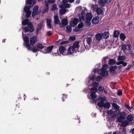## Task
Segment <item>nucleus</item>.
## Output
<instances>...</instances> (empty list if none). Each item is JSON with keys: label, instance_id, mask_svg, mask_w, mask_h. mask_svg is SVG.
<instances>
[{"label": "nucleus", "instance_id": "nucleus-22", "mask_svg": "<svg viewBox=\"0 0 134 134\" xmlns=\"http://www.w3.org/2000/svg\"><path fill=\"white\" fill-rule=\"evenodd\" d=\"M102 35V37L104 38H107L109 37V33L108 32H105L103 33Z\"/></svg>", "mask_w": 134, "mask_h": 134}, {"label": "nucleus", "instance_id": "nucleus-53", "mask_svg": "<svg viewBox=\"0 0 134 134\" xmlns=\"http://www.w3.org/2000/svg\"><path fill=\"white\" fill-rule=\"evenodd\" d=\"M80 30V28H79L78 27H76L74 29V31L76 32L79 31Z\"/></svg>", "mask_w": 134, "mask_h": 134}, {"label": "nucleus", "instance_id": "nucleus-26", "mask_svg": "<svg viewBox=\"0 0 134 134\" xmlns=\"http://www.w3.org/2000/svg\"><path fill=\"white\" fill-rule=\"evenodd\" d=\"M98 6L97 4L92 5L91 8L93 11H96L98 8Z\"/></svg>", "mask_w": 134, "mask_h": 134}, {"label": "nucleus", "instance_id": "nucleus-47", "mask_svg": "<svg viewBox=\"0 0 134 134\" xmlns=\"http://www.w3.org/2000/svg\"><path fill=\"white\" fill-rule=\"evenodd\" d=\"M104 89V88L102 86H100L98 88V90L99 92H103V89Z\"/></svg>", "mask_w": 134, "mask_h": 134}, {"label": "nucleus", "instance_id": "nucleus-40", "mask_svg": "<svg viewBox=\"0 0 134 134\" xmlns=\"http://www.w3.org/2000/svg\"><path fill=\"white\" fill-rule=\"evenodd\" d=\"M43 22L40 23L37 25V26L38 28H37V31L38 30H40L42 27Z\"/></svg>", "mask_w": 134, "mask_h": 134}, {"label": "nucleus", "instance_id": "nucleus-64", "mask_svg": "<svg viewBox=\"0 0 134 134\" xmlns=\"http://www.w3.org/2000/svg\"><path fill=\"white\" fill-rule=\"evenodd\" d=\"M113 134H119L118 133L116 132H113Z\"/></svg>", "mask_w": 134, "mask_h": 134}, {"label": "nucleus", "instance_id": "nucleus-5", "mask_svg": "<svg viewBox=\"0 0 134 134\" xmlns=\"http://www.w3.org/2000/svg\"><path fill=\"white\" fill-rule=\"evenodd\" d=\"M108 66L106 64L104 65L101 69H96L94 70L95 73L97 72L98 74H100L103 76H106L108 74V71L106 70L108 68Z\"/></svg>", "mask_w": 134, "mask_h": 134}, {"label": "nucleus", "instance_id": "nucleus-33", "mask_svg": "<svg viewBox=\"0 0 134 134\" xmlns=\"http://www.w3.org/2000/svg\"><path fill=\"white\" fill-rule=\"evenodd\" d=\"M53 46H51L48 47L46 49V52H47V53H50L51 52L52 49H53Z\"/></svg>", "mask_w": 134, "mask_h": 134}, {"label": "nucleus", "instance_id": "nucleus-51", "mask_svg": "<svg viewBox=\"0 0 134 134\" xmlns=\"http://www.w3.org/2000/svg\"><path fill=\"white\" fill-rule=\"evenodd\" d=\"M122 94V92L120 90H119L117 92V94L119 96H120Z\"/></svg>", "mask_w": 134, "mask_h": 134}, {"label": "nucleus", "instance_id": "nucleus-31", "mask_svg": "<svg viewBox=\"0 0 134 134\" xmlns=\"http://www.w3.org/2000/svg\"><path fill=\"white\" fill-rule=\"evenodd\" d=\"M112 105L114 109H115V111H118V110L119 109V107L116 104L113 103Z\"/></svg>", "mask_w": 134, "mask_h": 134}, {"label": "nucleus", "instance_id": "nucleus-3", "mask_svg": "<svg viewBox=\"0 0 134 134\" xmlns=\"http://www.w3.org/2000/svg\"><path fill=\"white\" fill-rule=\"evenodd\" d=\"M92 86L95 88H91V94L90 95H88L87 97L89 99H92L93 101L96 103L97 102V100H94V99L96 96L95 93L97 91V89L96 88H97L98 87L99 85V84L98 83L94 82L92 83Z\"/></svg>", "mask_w": 134, "mask_h": 134}, {"label": "nucleus", "instance_id": "nucleus-54", "mask_svg": "<svg viewBox=\"0 0 134 134\" xmlns=\"http://www.w3.org/2000/svg\"><path fill=\"white\" fill-rule=\"evenodd\" d=\"M47 35L48 36H50L52 34V33L49 31H48L47 32Z\"/></svg>", "mask_w": 134, "mask_h": 134}, {"label": "nucleus", "instance_id": "nucleus-13", "mask_svg": "<svg viewBox=\"0 0 134 134\" xmlns=\"http://www.w3.org/2000/svg\"><path fill=\"white\" fill-rule=\"evenodd\" d=\"M90 80H95L97 81H100L102 79V77L100 76H97V77H96L95 75L93 76L90 79Z\"/></svg>", "mask_w": 134, "mask_h": 134}, {"label": "nucleus", "instance_id": "nucleus-35", "mask_svg": "<svg viewBox=\"0 0 134 134\" xmlns=\"http://www.w3.org/2000/svg\"><path fill=\"white\" fill-rule=\"evenodd\" d=\"M96 12L97 14L98 15L102 14L103 13L102 10L100 8H98L97 9V11Z\"/></svg>", "mask_w": 134, "mask_h": 134}, {"label": "nucleus", "instance_id": "nucleus-10", "mask_svg": "<svg viewBox=\"0 0 134 134\" xmlns=\"http://www.w3.org/2000/svg\"><path fill=\"white\" fill-rule=\"evenodd\" d=\"M111 0H100L99 1V4L103 7L105 3H109L111 2Z\"/></svg>", "mask_w": 134, "mask_h": 134}, {"label": "nucleus", "instance_id": "nucleus-20", "mask_svg": "<svg viewBox=\"0 0 134 134\" xmlns=\"http://www.w3.org/2000/svg\"><path fill=\"white\" fill-rule=\"evenodd\" d=\"M79 22V20L75 18L72 20L71 25L73 26L76 25Z\"/></svg>", "mask_w": 134, "mask_h": 134}, {"label": "nucleus", "instance_id": "nucleus-15", "mask_svg": "<svg viewBox=\"0 0 134 134\" xmlns=\"http://www.w3.org/2000/svg\"><path fill=\"white\" fill-rule=\"evenodd\" d=\"M87 43L89 45L92 43L93 40V37L92 36L87 37L85 38Z\"/></svg>", "mask_w": 134, "mask_h": 134}, {"label": "nucleus", "instance_id": "nucleus-58", "mask_svg": "<svg viewBox=\"0 0 134 134\" xmlns=\"http://www.w3.org/2000/svg\"><path fill=\"white\" fill-rule=\"evenodd\" d=\"M63 97L62 99L63 101H64V100H63L64 98H66V95H65L63 94Z\"/></svg>", "mask_w": 134, "mask_h": 134}, {"label": "nucleus", "instance_id": "nucleus-57", "mask_svg": "<svg viewBox=\"0 0 134 134\" xmlns=\"http://www.w3.org/2000/svg\"><path fill=\"white\" fill-rule=\"evenodd\" d=\"M127 46L128 47V48L129 50L131 48V46L130 44H127Z\"/></svg>", "mask_w": 134, "mask_h": 134}, {"label": "nucleus", "instance_id": "nucleus-23", "mask_svg": "<svg viewBox=\"0 0 134 134\" xmlns=\"http://www.w3.org/2000/svg\"><path fill=\"white\" fill-rule=\"evenodd\" d=\"M65 50V48L63 46H61L59 48V51L60 54H63Z\"/></svg>", "mask_w": 134, "mask_h": 134}, {"label": "nucleus", "instance_id": "nucleus-32", "mask_svg": "<svg viewBox=\"0 0 134 134\" xmlns=\"http://www.w3.org/2000/svg\"><path fill=\"white\" fill-rule=\"evenodd\" d=\"M120 33L118 31L115 30L114 31V37H118Z\"/></svg>", "mask_w": 134, "mask_h": 134}, {"label": "nucleus", "instance_id": "nucleus-50", "mask_svg": "<svg viewBox=\"0 0 134 134\" xmlns=\"http://www.w3.org/2000/svg\"><path fill=\"white\" fill-rule=\"evenodd\" d=\"M108 59V58L107 57H105L103 58L102 60V62L104 63H106V60Z\"/></svg>", "mask_w": 134, "mask_h": 134}, {"label": "nucleus", "instance_id": "nucleus-1", "mask_svg": "<svg viewBox=\"0 0 134 134\" xmlns=\"http://www.w3.org/2000/svg\"><path fill=\"white\" fill-rule=\"evenodd\" d=\"M107 113L108 115L112 118H115L116 115L118 116L119 115V116L117 118V121L119 122H122L126 116L125 112L120 113L119 111H114L112 110H108L107 111Z\"/></svg>", "mask_w": 134, "mask_h": 134}, {"label": "nucleus", "instance_id": "nucleus-21", "mask_svg": "<svg viewBox=\"0 0 134 134\" xmlns=\"http://www.w3.org/2000/svg\"><path fill=\"white\" fill-rule=\"evenodd\" d=\"M45 5L46 6L45 8L43 10V12L44 13H46L47 12L48 10L49 7H48V4L47 2L45 1Z\"/></svg>", "mask_w": 134, "mask_h": 134}, {"label": "nucleus", "instance_id": "nucleus-34", "mask_svg": "<svg viewBox=\"0 0 134 134\" xmlns=\"http://www.w3.org/2000/svg\"><path fill=\"white\" fill-rule=\"evenodd\" d=\"M62 24L64 25H66L68 23V20L67 19H63L62 21Z\"/></svg>", "mask_w": 134, "mask_h": 134}, {"label": "nucleus", "instance_id": "nucleus-61", "mask_svg": "<svg viewBox=\"0 0 134 134\" xmlns=\"http://www.w3.org/2000/svg\"><path fill=\"white\" fill-rule=\"evenodd\" d=\"M130 54L131 56L134 58V53H131Z\"/></svg>", "mask_w": 134, "mask_h": 134}, {"label": "nucleus", "instance_id": "nucleus-16", "mask_svg": "<svg viewBox=\"0 0 134 134\" xmlns=\"http://www.w3.org/2000/svg\"><path fill=\"white\" fill-rule=\"evenodd\" d=\"M37 37L36 36H35L31 38L30 40V43L31 45H34L36 41Z\"/></svg>", "mask_w": 134, "mask_h": 134}, {"label": "nucleus", "instance_id": "nucleus-25", "mask_svg": "<svg viewBox=\"0 0 134 134\" xmlns=\"http://www.w3.org/2000/svg\"><path fill=\"white\" fill-rule=\"evenodd\" d=\"M26 1L27 2V3L29 4H32L30 7H32L33 5L35 3V1H33L32 0H26Z\"/></svg>", "mask_w": 134, "mask_h": 134}, {"label": "nucleus", "instance_id": "nucleus-41", "mask_svg": "<svg viewBox=\"0 0 134 134\" xmlns=\"http://www.w3.org/2000/svg\"><path fill=\"white\" fill-rule=\"evenodd\" d=\"M76 12H81L82 10V7L81 6H79L76 7L75 9Z\"/></svg>", "mask_w": 134, "mask_h": 134}, {"label": "nucleus", "instance_id": "nucleus-62", "mask_svg": "<svg viewBox=\"0 0 134 134\" xmlns=\"http://www.w3.org/2000/svg\"><path fill=\"white\" fill-rule=\"evenodd\" d=\"M69 2L70 3H72L74 2V0H69Z\"/></svg>", "mask_w": 134, "mask_h": 134}, {"label": "nucleus", "instance_id": "nucleus-48", "mask_svg": "<svg viewBox=\"0 0 134 134\" xmlns=\"http://www.w3.org/2000/svg\"><path fill=\"white\" fill-rule=\"evenodd\" d=\"M83 26V24L81 23L78 24V27L79 28H82Z\"/></svg>", "mask_w": 134, "mask_h": 134}, {"label": "nucleus", "instance_id": "nucleus-8", "mask_svg": "<svg viewBox=\"0 0 134 134\" xmlns=\"http://www.w3.org/2000/svg\"><path fill=\"white\" fill-rule=\"evenodd\" d=\"M68 0H63L62 1V3L63 4L59 5L60 8H69L71 5L69 4L68 3Z\"/></svg>", "mask_w": 134, "mask_h": 134}, {"label": "nucleus", "instance_id": "nucleus-19", "mask_svg": "<svg viewBox=\"0 0 134 134\" xmlns=\"http://www.w3.org/2000/svg\"><path fill=\"white\" fill-rule=\"evenodd\" d=\"M99 20V17L97 16L93 19L92 21V23L93 24H96L98 23Z\"/></svg>", "mask_w": 134, "mask_h": 134}, {"label": "nucleus", "instance_id": "nucleus-55", "mask_svg": "<svg viewBox=\"0 0 134 134\" xmlns=\"http://www.w3.org/2000/svg\"><path fill=\"white\" fill-rule=\"evenodd\" d=\"M130 132L132 134H134V128L130 130Z\"/></svg>", "mask_w": 134, "mask_h": 134}, {"label": "nucleus", "instance_id": "nucleus-56", "mask_svg": "<svg viewBox=\"0 0 134 134\" xmlns=\"http://www.w3.org/2000/svg\"><path fill=\"white\" fill-rule=\"evenodd\" d=\"M131 67V65H129L128 67H127V69H126V68L125 69V70H129V69Z\"/></svg>", "mask_w": 134, "mask_h": 134}, {"label": "nucleus", "instance_id": "nucleus-2", "mask_svg": "<svg viewBox=\"0 0 134 134\" xmlns=\"http://www.w3.org/2000/svg\"><path fill=\"white\" fill-rule=\"evenodd\" d=\"M23 39L24 42V46L27 48L28 50H32L34 52H36L38 51V49H42L44 46L40 43H38L37 44V48L35 47L32 49V47H31V45L29 44V38L27 37H23Z\"/></svg>", "mask_w": 134, "mask_h": 134}, {"label": "nucleus", "instance_id": "nucleus-52", "mask_svg": "<svg viewBox=\"0 0 134 134\" xmlns=\"http://www.w3.org/2000/svg\"><path fill=\"white\" fill-rule=\"evenodd\" d=\"M47 1L49 3H54L55 2L54 0H48Z\"/></svg>", "mask_w": 134, "mask_h": 134}, {"label": "nucleus", "instance_id": "nucleus-29", "mask_svg": "<svg viewBox=\"0 0 134 134\" xmlns=\"http://www.w3.org/2000/svg\"><path fill=\"white\" fill-rule=\"evenodd\" d=\"M120 64H122L123 66H125L127 65V63L126 62L124 63L123 61H119V62L116 63L117 65H119Z\"/></svg>", "mask_w": 134, "mask_h": 134}, {"label": "nucleus", "instance_id": "nucleus-42", "mask_svg": "<svg viewBox=\"0 0 134 134\" xmlns=\"http://www.w3.org/2000/svg\"><path fill=\"white\" fill-rule=\"evenodd\" d=\"M125 59V58L124 57L120 56L118 57V60L119 61H123Z\"/></svg>", "mask_w": 134, "mask_h": 134}, {"label": "nucleus", "instance_id": "nucleus-63", "mask_svg": "<svg viewBox=\"0 0 134 134\" xmlns=\"http://www.w3.org/2000/svg\"><path fill=\"white\" fill-rule=\"evenodd\" d=\"M118 67L119 68V69H120L121 68H122V66L121 65H120L118 66Z\"/></svg>", "mask_w": 134, "mask_h": 134}, {"label": "nucleus", "instance_id": "nucleus-14", "mask_svg": "<svg viewBox=\"0 0 134 134\" xmlns=\"http://www.w3.org/2000/svg\"><path fill=\"white\" fill-rule=\"evenodd\" d=\"M79 19L81 21H82L84 20L85 17V14L84 12H82L79 15Z\"/></svg>", "mask_w": 134, "mask_h": 134}, {"label": "nucleus", "instance_id": "nucleus-37", "mask_svg": "<svg viewBox=\"0 0 134 134\" xmlns=\"http://www.w3.org/2000/svg\"><path fill=\"white\" fill-rule=\"evenodd\" d=\"M120 37L121 40L124 41L126 38V36L123 34H121L120 36Z\"/></svg>", "mask_w": 134, "mask_h": 134}, {"label": "nucleus", "instance_id": "nucleus-38", "mask_svg": "<svg viewBox=\"0 0 134 134\" xmlns=\"http://www.w3.org/2000/svg\"><path fill=\"white\" fill-rule=\"evenodd\" d=\"M121 50H122L123 52H125L127 49L126 46L125 44H123L121 45Z\"/></svg>", "mask_w": 134, "mask_h": 134}, {"label": "nucleus", "instance_id": "nucleus-43", "mask_svg": "<svg viewBox=\"0 0 134 134\" xmlns=\"http://www.w3.org/2000/svg\"><path fill=\"white\" fill-rule=\"evenodd\" d=\"M91 20H87L86 19V21L85 22L86 25L87 26H90L91 24L90 21Z\"/></svg>", "mask_w": 134, "mask_h": 134}, {"label": "nucleus", "instance_id": "nucleus-60", "mask_svg": "<svg viewBox=\"0 0 134 134\" xmlns=\"http://www.w3.org/2000/svg\"><path fill=\"white\" fill-rule=\"evenodd\" d=\"M103 91L106 94H108L107 91L105 90L104 89Z\"/></svg>", "mask_w": 134, "mask_h": 134}, {"label": "nucleus", "instance_id": "nucleus-45", "mask_svg": "<svg viewBox=\"0 0 134 134\" xmlns=\"http://www.w3.org/2000/svg\"><path fill=\"white\" fill-rule=\"evenodd\" d=\"M125 107L127 108L130 111H131L130 109L133 108V107L131 106H130L127 105H125Z\"/></svg>", "mask_w": 134, "mask_h": 134}, {"label": "nucleus", "instance_id": "nucleus-17", "mask_svg": "<svg viewBox=\"0 0 134 134\" xmlns=\"http://www.w3.org/2000/svg\"><path fill=\"white\" fill-rule=\"evenodd\" d=\"M54 23L55 24H59L60 23L58 17L57 15H55L54 16Z\"/></svg>", "mask_w": 134, "mask_h": 134}, {"label": "nucleus", "instance_id": "nucleus-46", "mask_svg": "<svg viewBox=\"0 0 134 134\" xmlns=\"http://www.w3.org/2000/svg\"><path fill=\"white\" fill-rule=\"evenodd\" d=\"M129 122L127 121H125L124 122H122V125L123 126H125L128 124Z\"/></svg>", "mask_w": 134, "mask_h": 134}, {"label": "nucleus", "instance_id": "nucleus-39", "mask_svg": "<svg viewBox=\"0 0 134 134\" xmlns=\"http://www.w3.org/2000/svg\"><path fill=\"white\" fill-rule=\"evenodd\" d=\"M66 10L64 9H62L60 10L59 11V13L60 14L62 15H63L65 14L66 12Z\"/></svg>", "mask_w": 134, "mask_h": 134}, {"label": "nucleus", "instance_id": "nucleus-18", "mask_svg": "<svg viewBox=\"0 0 134 134\" xmlns=\"http://www.w3.org/2000/svg\"><path fill=\"white\" fill-rule=\"evenodd\" d=\"M47 25L48 28L51 29L52 27V25L51 24V20L50 19H46Z\"/></svg>", "mask_w": 134, "mask_h": 134}, {"label": "nucleus", "instance_id": "nucleus-49", "mask_svg": "<svg viewBox=\"0 0 134 134\" xmlns=\"http://www.w3.org/2000/svg\"><path fill=\"white\" fill-rule=\"evenodd\" d=\"M57 42H59L60 44H63L67 43H68L69 41H64L63 42H62L60 43V41H58Z\"/></svg>", "mask_w": 134, "mask_h": 134}, {"label": "nucleus", "instance_id": "nucleus-11", "mask_svg": "<svg viewBox=\"0 0 134 134\" xmlns=\"http://www.w3.org/2000/svg\"><path fill=\"white\" fill-rule=\"evenodd\" d=\"M38 7V6L37 5L36 6L34 7L32 14L33 17H34L37 14Z\"/></svg>", "mask_w": 134, "mask_h": 134}, {"label": "nucleus", "instance_id": "nucleus-6", "mask_svg": "<svg viewBox=\"0 0 134 134\" xmlns=\"http://www.w3.org/2000/svg\"><path fill=\"white\" fill-rule=\"evenodd\" d=\"M105 100V97H100L98 99V100L99 101L98 103V106L99 107H103L105 109H109L110 107V105L109 103H104V101Z\"/></svg>", "mask_w": 134, "mask_h": 134}, {"label": "nucleus", "instance_id": "nucleus-7", "mask_svg": "<svg viewBox=\"0 0 134 134\" xmlns=\"http://www.w3.org/2000/svg\"><path fill=\"white\" fill-rule=\"evenodd\" d=\"M28 20L26 19L22 22V23L24 25H27V27H24V30L25 32H27L29 31L31 32L34 31V28L32 26V25L31 23L29 22Z\"/></svg>", "mask_w": 134, "mask_h": 134}, {"label": "nucleus", "instance_id": "nucleus-4", "mask_svg": "<svg viewBox=\"0 0 134 134\" xmlns=\"http://www.w3.org/2000/svg\"><path fill=\"white\" fill-rule=\"evenodd\" d=\"M79 42L76 41L73 44L72 46H70L69 48L68 53L69 55L77 51L80 47Z\"/></svg>", "mask_w": 134, "mask_h": 134}, {"label": "nucleus", "instance_id": "nucleus-44", "mask_svg": "<svg viewBox=\"0 0 134 134\" xmlns=\"http://www.w3.org/2000/svg\"><path fill=\"white\" fill-rule=\"evenodd\" d=\"M116 62L115 60L113 59H111L109 61V63L110 65H112L115 64Z\"/></svg>", "mask_w": 134, "mask_h": 134}, {"label": "nucleus", "instance_id": "nucleus-30", "mask_svg": "<svg viewBox=\"0 0 134 134\" xmlns=\"http://www.w3.org/2000/svg\"><path fill=\"white\" fill-rule=\"evenodd\" d=\"M72 30V26L71 25H68L66 27V30L67 32L69 33Z\"/></svg>", "mask_w": 134, "mask_h": 134}, {"label": "nucleus", "instance_id": "nucleus-12", "mask_svg": "<svg viewBox=\"0 0 134 134\" xmlns=\"http://www.w3.org/2000/svg\"><path fill=\"white\" fill-rule=\"evenodd\" d=\"M117 66L115 65L114 66H111L110 68L109 72L110 74L112 75H114L115 73V70Z\"/></svg>", "mask_w": 134, "mask_h": 134}, {"label": "nucleus", "instance_id": "nucleus-27", "mask_svg": "<svg viewBox=\"0 0 134 134\" xmlns=\"http://www.w3.org/2000/svg\"><path fill=\"white\" fill-rule=\"evenodd\" d=\"M102 37V35L101 34H97L96 36V39L98 41L100 40Z\"/></svg>", "mask_w": 134, "mask_h": 134}, {"label": "nucleus", "instance_id": "nucleus-9", "mask_svg": "<svg viewBox=\"0 0 134 134\" xmlns=\"http://www.w3.org/2000/svg\"><path fill=\"white\" fill-rule=\"evenodd\" d=\"M24 11L26 13V15L27 17H29L31 14V11L30 10L28 6H26L24 8Z\"/></svg>", "mask_w": 134, "mask_h": 134}, {"label": "nucleus", "instance_id": "nucleus-59", "mask_svg": "<svg viewBox=\"0 0 134 134\" xmlns=\"http://www.w3.org/2000/svg\"><path fill=\"white\" fill-rule=\"evenodd\" d=\"M80 0H76V1L75 2V3H76L79 4V3H80Z\"/></svg>", "mask_w": 134, "mask_h": 134}, {"label": "nucleus", "instance_id": "nucleus-24", "mask_svg": "<svg viewBox=\"0 0 134 134\" xmlns=\"http://www.w3.org/2000/svg\"><path fill=\"white\" fill-rule=\"evenodd\" d=\"M86 19L88 20H91L92 18V15L91 13H87L86 15Z\"/></svg>", "mask_w": 134, "mask_h": 134}, {"label": "nucleus", "instance_id": "nucleus-36", "mask_svg": "<svg viewBox=\"0 0 134 134\" xmlns=\"http://www.w3.org/2000/svg\"><path fill=\"white\" fill-rule=\"evenodd\" d=\"M58 9L56 5L55 4H53L51 10L52 11L57 10Z\"/></svg>", "mask_w": 134, "mask_h": 134}, {"label": "nucleus", "instance_id": "nucleus-28", "mask_svg": "<svg viewBox=\"0 0 134 134\" xmlns=\"http://www.w3.org/2000/svg\"><path fill=\"white\" fill-rule=\"evenodd\" d=\"M127 120L128 122L131 121L133 120V116L132 115H128L127 117Z\"/></svg>", "mask_w": 134, "mask_h": 134}]
</instances>
